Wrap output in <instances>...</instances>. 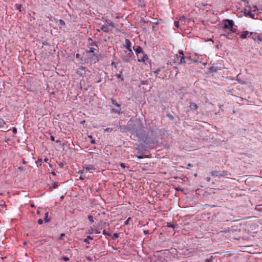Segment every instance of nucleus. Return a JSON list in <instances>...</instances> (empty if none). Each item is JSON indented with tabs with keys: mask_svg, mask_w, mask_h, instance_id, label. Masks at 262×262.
I'll use <instances>...</instances> for the list:
<instances>
[{
	"mask_svg": "<svg viewBox=\"0 0 262 262\" xmlns=\"http://www.w3.org/2000/svg\"><path fill=\"white\" fill-rule=\"evenodd\" d=\"M109 128H107L106 130H109Z\"/></svg>",
	"mask_w": 262,
	"mask_h": 262,
	"instance_id": "obj_54",
	"label": "nucleus"
},
{
	"mask_svg": "<svg viewBox=\"0 0 262 262\" xmlns=\"http://www.w3.org/2000/svg\"><path fill=\"white\" fill-rule=\"evenodd\" d=\"M79 56H80V55H79V54H77L76 55V58H79Z\"/></svg>",
	"mask_w": 262,
	"mask_h": 262,
	"instance_id": "obj_45",
	"label": "nucleus"
},
{
	"mask_svg": "<svg viewBox=\"0 0 262 262\" xmlns=\"http://www.w3.org/2000/svg\"><path fill=\"white\" fill-rule=\"evenodd\" d=\"M224 24V28L225 31L229 30L231 27L234 26V21L232 20L226 19Z\"/></svg>",
	"mask_w": 262,
	"mask_h": 262,
	"instance_id": "obj_5",
	"label": "nucleus"
},
{
	"mask_svg": "<svg viewBox=\"0 0 262 262\" xmlns=\"http://www.w3.org/2000/svg\"><path fill=\"white\" fill-rule=\"evenodd\" d=\"M124 46L125 47V48L127 50H128L129 49L134 50V47L131 46V42H130V40L128 39H125Z\"/></svg>",
	"mask_w": 262,
	"mask_h": 262,
	"instance_id": "obj_8",
	"label": "nucleus"
},
{
	"mask_svg": "<svg viewBox=\"0 0 262 262\" xmlns=\"http://www.w3.org/2000/svg\"><path fill=\"white\" fill-rule=\"evenodd\" d=\"M84 167L86 169V171L89 172H91L90 171L91 170H96V166L94 165L85 164L84 165Z\"/></svg>",
	"mask_w": 262,
	"mask_h": 262,
	"instance_id": "obj_10",
	"label": "nucleus"
},
{
	"mask_svg": "<svg viewBox=\"0 0 262 262\" xmlns=\"http://www.w3.org/2000/svg\"><path fill=\"white\" fill-rule=\"evenodd\" d=\"M51 173H52L53 175H54V176H55V173L54 172H53V171H52V172H51Z\"/></svg>",
	"mask_w": 262,
	"mask_h": 262,
	"instance_id": "obj_47",
	"label": "nucleus"
},
{
	"mask_svg": "<svg viewBox=\"0 0 262 262\" xmlns=\"http://www.w3.org/2000/svg\"><path fill=\"white\" fill-rule=\"evenodd\" d=\"M118 237H119V234L118 233H114V234L113 235V236H112V238L113 239H115L117 238H118Z\"/></svg>",
	"mask_w": 262,
	"mask_h": 262,
	"instance_id": "obj_26",
	"label": "nucleus"
},
{
	"mask_svg": "<svg viewBox=\"0 0 262 262\" xmlns=\"http://www.w3.org/2000/svg\"><path fill=\"white\" fill-rule=\"evenodd\" d=\"M91 143H92V144H94V143H95V140L94 139H92L91 141Z\"/></svg>",
	"mask_w": 262,
	"mask_h": 262,
	"instance_id": "obj_40",
	"label": "nucleus"
},
{
	"mask_svg": "<svg viewBox=\"0 0 262 262\" xmlns=\"http://www.w3.org/2000/svg\"><path fill=\"white\" fill-rule=\"evenodd\" d=\"M103 234L104 235H107V236H111V234L108 233L106 230H103Z\"/></svg>",
	"mask_w": 262,
	"mask_h": 262,
	"instance_id": "obj_23",
	"label": "nucleus"
},
{
	"mask_svg": "<svg viewBox=\"0 0 262 262\" xmlns=\"http://www.w3.org/2000/svg\"><path fill=\"white\" fill-rule=\"evenodd\" d=\"M6 124L5 121L3 119L0 118V127H3Z\"/></svg>",
	"mask_w": 262,
	"mask_h": 262,
	"instance_id": "obj_18",
	"label": "nucleus"
},
{
	"mask_svg": "<svg viewBox=\"0 0 262 262\" xmlns=\"http://www.w3.org/2000/svg\"><path fill=\"white\" fill-rule=\"evenodd\" d=\"M117 77H119V78H120L121 77V75H118Z\"/></svg>",
	"mask_w": 262,
	"mask_h": 262,
	"instance_id": "obj_51",
	"label": "nucleus"
},
{
	"mask_svg": "<svg viewBox=\"0 0 262 262\" xmlns=\"http://www.w3.org/2000/svg\"><path fill=\"white\" fill-rule=\"evenodd\" d=\"M228 30L230 31V32H236V29L234 28L233 27H231Z\"/></svg>",
	"mask_w": 262,
	"mask_h": 262,
	"instance_id": "obj_24",
	"label": "nucleus"
},
{
	"mask_svg": "<svg viewBox=\"0 0 262 262\" xmlns=\"http://www.w3.org/2000/svg\"><path fill=\"white\" fill-rule=\"evenodd\" d=\"M101 30L105 32H108L112 30V29L110 28L109 26L106 24H104L101 26Z\"/></svg>",
	"mask_w": 262,
	"mask_h": 262,
	"instance_id": "obj_12",
	"label": "nucleus"
},
{
	"mask_svg": "<svg viewBox=\"0 0 262 262\" xmlns=\"http://www.w3.org/2000/svg\"><path fill=\"white\" fill-rule=\"evenodd\" d=\"M80 179H81V180H83V179H84V178H83L82 176H81L80 177Z\"/></svg>",
	"mask_w": 262,
	"mask_h": 262,
	"instance_id": "obj_46",
	"label": "nucleus"
},
{
	"mask_svg": "<svg viewBox=\"0 0 262 262\" xmlns=\"http://www.w3.org/2000/svg\"><path fill=\"white\" fill-rule=\"evenodd\" d=\"M134 50L137 55L142 53V49L140 46H137V48L136 49H134Z\"/></svg>",
	"mask_w": 262,
	"mask_h": 262,
	"instance_id": "obj_16",
	"label": "nucleus"
},
{
	"mask_svg": "<svg viewBox=\"0 0 262 262\" xmlns=\"http://www.w3.org/2000/svg\"><path fill=\"white\" fill-rule=\"evenodd\" d=\"M251 35H252V32H249L248 31H243L240 34V37L242 39H245V38H249V37L250 38Z\"/></svg>",
	"mask_w": 262,
	"mask_h": 262,
	"instance_id": "obj_7",
	"label": "nucleus"
},
{
	"mask_svg": "<svg viewBox=\"0 0 262 262\" xmlns=\"http://www.w3.org/2000/svg\"><path fill=\"white\" fill-rule=\"evenodd\" d=\"M12 132L14 134H16L17 133V128L15 127L12 128Z\"/></svg>",
	"mask_w": 262,
	"mask_h": 262,
	"instance_id": "obj_32",
	"label": "nucleus"
},
{
	"mask_svg": "<svg viewBox=\"0 0 262 262\" xmlns=\"http://www.w3.org/2000/svg\"><path fill=\"white\" fill-rule=\"evenodd\" d=\"M148 59V56L146 54H143V56L141 58L138 59V61L140 62H145Z\"/></svg>",
	"mask_w": 262,
	"mask_h": 262,
	"instance_id": "obj_13",
	"label": "nucleus"
},
{
	"mask_svg": "<svg viewBox=\"0 0 262 262\" xmlns=\"http://www.w3.org/2000/svg\"><path fill=\"white\" fill-rule=\"evenodd\" d=\"M120 165L121 166V167L123 168H124L126 167L125 164L123 163H120Z\"/></svg>",
	"mask_w": 262,
	"mask_h": 262,
	"instance_id": "obj_35",
	"label": "nucleus"
},
{
	"mask_svg": "<svg viewBox=\"0 0 262 262\" xmlns=\"http://www.w3.org/2000/svg\"><path fill=\"white\" fill-rule=\"evenodd\" d=\"M190 108L191 110H196L198 108V106L194 102H190Z\"/></svg>",
	"mask_w": 262,
	"mask_h": 262,
	"instance_id": "obj_15",
	"label": "nucleus"
},
{
	"mask_svg": "<svg viewBox=\"0 0 262 262\" xmlns=\"http://www.w3.org/2000/svg\"><path fill=\"white\" fill-rule=\"evenodd\" d=\"M250 38L253 39L254 41H256L257 42L262 41V38L259 35H258L256 33H254L252 32V35H251Z\"/></svg>",
	"mask_w": 262,
	"mask_h": 262,
	"instance_id": "obj_9",
	"label": "nucleus"
},
{
	"mask_svg": "<svg viewBox=\"0 0 262 262\" xmlns=\"http://www.w3.org/2000/svg\"><path fill=\"white\" fill-rule=\"evenodd\" d=\"M59 24L61 25H64L65 23L62 19H59Z\"/></svg>",
	"mask_w": 262,
	"mask_h": 262,
	"instance_id": "obj_31",
	"label": "nucleus"
},
{
	"mask_svg": "<svg viewBox=\"0 0 262 262\" xmlns=\"http://www.w3.org/2000/svg\"><path fill=\"white\" fill-rule=\"evenodd\" d=\"M59 183L58 182H54L53 183V187L54 189L57 188L59 186Z\"/></svg>",
	"mask_w": 262,
	"mask_h": 262,
	"instance_id": "obj_22",
	"label": "nucleus"
},
{
	"mask_svg": "<svg viewBox=\"0 0 262 262\" xmlns=\"http://www.w3.org/2000/svg\"><path fill=\"white\" fill-rule=\"evenodd\" d=\"M97 30L98 31H102V30H101V27H100L99 28L97 29Z\"/></svg>",
	"mask_w": 262,
	"mask_h": 262,
	"instance_id": "obj_44",
	"label": "nucleus"
},
{
	"mask_svg": "<svg viewBox=\"0 0 262 262\" xmlns=\"http://www.w3.org/2000/svg\"><path fill=\"white\" fill-rule=\"evenodd\" d=\"M56 142H57V143L59 142V140H56Z\"/></svg>",
	"mask_w": 262,
	"mask_h": 262,
	"instance_id": "obj_52",
	"label": "nucleus"
},
{
	"mask_svg": "<svg viewBox=\"0 0 262 262\" xmlns=\"http://www.w3.org/2000/svg\"><path fill=\"white\" fill-rule=\"evenodd\" d=\"M167 226L168 227H170L173 229H175L176 228L178 227V224H175L174 222H169L167 223Z\"/></svg>",
	"mask_w": 262,
	"mask_h": 262,
	"instance_id": "obj_14",
	"label": "nucleus"
},
{
	"mask_svg": "<svg viewBox=\"0 0 262 262\" xmlns=\"http://www.w3.org/2000/svg\"><path fill=\"white\" fill-rule=\"evenodd\" d=\"M18 169L20 171H23L25 170V168L23 167L19 166L18 167Z\"/></svg>",
	"mask_w": 262,
	"mask_h": 262,
	"instance_id": "obj_34",
	"label": "nucleus"
},
{
	"mask_svg": "<svg viewBox=\"0 0 262 262\" xmlns=\"http://www.w3.org/2000/svg\"><path fill=\"white\" fill-rule=\"evenodd\" d=\"M88 172L86 171V169L85 168V167L83 166L82 170H80L78 171V173L82 174H85Z\"/></svg>",
	"mask_w": 262,
	"mask_h": 262,
	"instance_id": "obj_17",
	"label": "nucleus"
},
{
	"mask_svg": "<svg viewBox=\"0 0 262 262\" xmlns=\"http://www.w3.org/2000/svg\"><path fill=\"white\" fill-rule=\"evenodd\" d=\"M174 26L177 28H179V21H174Z\"/></svg>",
	"mask_w": 262,
	"mask_h": 262,
	"instance_id": "obj_27",
	"label": "nucleus"
},
{
	"mask_svg": "<svg viewBox=\"0 0 262 262\" xmlns=\"http://www.w3.org/2000/svg\"><path fill=\"white\" fill-rule=\"evenodd\" d=\"M90 45H91V46H95L97 47V44H96V42H92V43H91L90 44Z\"/></svg>",
	"mask_w": 262,
	"mask_h": 262,
	"instance_id": "obj_36",
	"label": "nucleus"
},
{
	"mask_svg": "<svg viewBox=\"0 0 262 262\" xmlns=\"http://www.w3.org/2000/svg\"><path fill=\"white\" fill-rule=\"evenodd\" d=\"M188 167L187 168H188L189 167H192V165L191 164H188L187 165Z\"/></svg>",
	"mask_w": 262,
	"mask_h": 262,
	"instance_id": "obj_39",
	"label": "nucleus"
},
{
	"mask_svg": "<svg viewBox=\"0 0 262 262\" xmlns=\"http://www.w3.org/2000/svg\"><path fill=\"white\" fill-rule=\"evenodd\" d=\"M206 180L207 181L209 182L210 181V177H206Z\"/></svg>",
	"mask_w": 262,
	"mask_h": 262,
	"instance_id": "obj_38",
	"label": "nucleus"
},
{
	"mask_svg": "<svg viewBox=\"0 0 262 262\" xmlns=\"http://www.w3.org/2000/svg\"><path fill=\"white\" fill-rule=\"evenodd\" d=\"M88 220H89V221L91 222V223H93L94 222V219H93V216H92L91 215L89 214L88 215Z\"/></svg>",
	"mask_w": 262,
	"mask_h": 262,
	"instance_id": "obj_21",
	"label": "nucleus"
},
{
	"mask_svg": "<svg viewBox=\"0 0 262 262\" xmlns=\"http://www.w3.org/2000/svg\"><path fill=\"white\" fill-rule=\"evenodd\" d=\"M89 239H93V238L91 236L88 235L87 237L83 240V241L86 243H89Z\"/></svg>",
	"mask_w": 262,
	"mask_h": 262,
	"instance_id": "obj_20",
	"label": "nucleus"
},
{
	"mask_svg": "<svg viewBox=\"0 0 262 262\" xmlns=\"http://www.w3.org/2000/svg\"><path fill=\"white\" fill-rule=\"evenodd\" d=\"M144 233L145 234H147L148 233V230H144Z\"/></svg>",
	"mask_w": 262,
	"mask_h": 262,
	"instance_id": "obj_41",
	"label": "nucleus"
},
{
	"mask_svg": "<svg viewBox=\"0 0 262 262\" xmlns=\"http://www.w3.org/2000/svg\"><path fill=\"white\" fill-rule=\"evenodd\" d=\"M177 190H181V188H177Z\"/></svg>",
	"mask_w": 262,
	"mask_h": 262,
	"instance_id": "obj_53",
	"label": "nucleus"
},
{
	"mask_svg": "<svg viewBox=\"0 0 262 262\" xmlns=\"http://www.w3.org/2000/svg\"><path fill=\"white\" fill-rule=\"evenodd\" d=\"M44 220L46 222H49L50 221V219L48 218V212H46L45 214Z\"/></svg>",
	"mask_w": 262,
	"mask_h": 262,
	"instance_id": "obj_19",
	"label": "nucleus"
},
{
	"mask_svg": "<svg viewBox=\"0 0 262 262\" xmlns=\"http://www.w3.org/2000/svg\"><path fill=\"white\" fill-rule=\"evenodd\" d=\"M37 223L39 225H41L43 223V220L42 219H39L37 221Z\"/></svg>",
	"mask_w": 262,
	"mask_h": 262,
	"instance_id": "obj_33",
	"label": "nucleus"
},
{
	"mask_svg": "<svg viewBox=\"0 0 262 262\" xmlns=\"http://www.w3.org/2000/svg\"><path fill=\"white\" fill-rule=\"evenodd\" d=\"M184 18H185V17H184V16H182V17H180V19H184Z\"/></svg>",
	"mask_w": 262,
	"mask_h": 262,
	"instance_id": "obj_48",
	"label": "nucleus"
},
{
	"mask_svg": "<svg viewBox=\"0 0 262 262\" xmlns=\"http://www.w3.org/2000/svg\"><path fill=\"white\" fill-rule=\"evenodd\" d=\"M212 259H213V256H211L210 257V259H206L205 262H212Z\"/></svg>",
	"mask_w": 262,
	"mask_h": 262,
	"instance_id": "obj_30",
	"label": "nucleus"
},
{
	"mask_svg": "<svg viewBox=\"0 0 262 262\" xmlns=\"http://www.w3.org/2000/svg\"><path fill=\"white\" fill-rule=\"evenodd\" d=\"M174 61L175 62H178L180 64H182L186 63L184 54L182 50H180L179 51V54H177L176 55Z\"/></svg>",
	"mask_w": 262,
	"mask_h": 262,
	"instance_id": "obj_2",
	"label": "nucleus"
},
{
	"mask_svg": "<svg viewBox=\"0 0 262 262\" xmlns=\"http://www.w3.org/2000/svg\"><path fill=\"white\" fill-rule=\"evenodd\" d=\"M50 139H51L52 141H55V138H54V136H51L50 137Z\"/></svg>",
	"mask_w": 262,
	"mask_h": 262,
	"instance_id": "obj_37",
	"label": "nucleus"
},
{
	"mask_svg": "<svg viewBox=\"0 0 262 262\" xmlns=\"http://www.w3.org/2000/svg\"><path fill=\"white\" fill-rule=\"evenodd\" d=\"M245 13L246 16H248L252 18H254L255 14L250 10L245 9Z\"/></svg>",
	"mask_w": 262,
	"mask_h": 262,
	"instance_id": "obj_11",
	"label": "nucleus"
},
{
	"mask_svg": "<svg viewBox=\"0 0 262 262\" xmlns=\"http://www.w3.org/2000/svg\"><path fill=\"white\" fill-rule=\"evenodd\" d=\"M211 174L213 177H227L230 176L231 174L225 170H213L210 172Z\"/></svg>",
	"mask_w": 262,
	"mask_h": 262,
	"instance_id": "obj_3",
	"label": "nucleus"
},
{
	"mask_svg": "<svg viewBox=\"0 0 262 262\" xmlns=\"http://www.w3.org/2000/svg\"><path fill=\"white\" fill-rule=\"evenodd\" d=\"M61 259L64 261H68L69 260V258L67 256H64L61 258Z\"/></svg>",
	"mask_w": 262,
	"mask_h": 262,
	"instance_id": "obj_28",
	"label": "nucleus"
},
{
	"mask_svg": "<svg viewBox=\"0 0 262 262\" xmlns=\"http://www.w3.org/2000/svg\"><path fill=\"white\" fill-rule=\"evenodd\" d=\"M23 164H25V163H26V161L24 160L23 161Z\"/></svg>",
	"mask_w": 262,
	"mask_h": 262,
	"instance_id": "obj_50",
	"label": "nucleus"
},
{
	"mask_svg": "<svg viewBox=\"0 0 262 262\" xmlns=\"http://www.w3.org/2000/svg\"><path fill=\"white\" fill-rule=\"evenodd\" d=\"M111 101L112 103V104L114 105L115 106L119 108V109H118V110H114V112H115V113H117L118 114H120L121 113V108H120L121 105L120 104H119L118 103H117L116 102V101L113 98L111 99Z\"/></svg>",
	"mask_w": 262,
	"mask_h": 262,
	"instance_id": "obj_6",
	"label": "nucleus"
},
{
	"mask_svg": "<svg viewBox=\"0 0 262 262\" xmlns=\"http://www.w3.org/2000/svg\"><path fill=\"white\" fill-rule=\"evenodd\" d=\"M106 23L107 24L110 26H112V27H114V24L112 23V21H111V20H106Z\"/></svg>",
	"mask_w": 262,
	"mask_h": 262,
	"instance_id": "obj_25",
	"label": "nucleus"
},
{
	"mask_svg": "<svg viewBox=\"0 0 262 262\" xmlns=\"http://www.w3.org/2000/svg\"><path fill=\"white\" fill-rule=\"evenodd\" d=\"M98 51L94 48L91 47L88 50L85 51L89 61L96 63L99 61L98 55L97 53Z\"/></svg>",
	"mask_w": 262,
	"mask_h": 262,
	"instance_id": "obj_1",
	"label": "nucleus"
},
{
	"mask_svg": "<svg viewBox=\"0 0 262 262\" xmlns=\"http://www.w3.org/2000/svg\"><path fill=\"white\" fill-rule=\"evenodd\" d=\"M137 158L139 159H142V158H143V157L141 156H137Z\"/></svg>",
	"mask_w": 262,
	"mask_h": 262,
	"instance_id": "obj_43",
	"label": "nucleus"
},
{
	"mask_svg": "<svg viewBox=\"0 0 262 262\" xmlns=\"http://www.w3.org/2000/svg\"><path fill=\"white\" fill-rule=\"evenodd\" d=\"M60 235H61V236H64V233H61V234H60Z\"/></svg>",
	"mask_w": 262,
	"mask_h": 262,
	"instance_id": "obj_49",
	"label": "nucleus"
},
{
	"mask_svg": "<svg viewBox=\"0 0 262 262\" xmlns=\"http://www.w3.org/2000/svg\"><path fill=\"white\" fill-rule=\"evenodd\" d=\"M230 35V33H229L228 34L226 35V34H221V36H225L226 37H227V38H229L230 39V37L229 36Z\"/></svg>",
	"mask_w": 262,
	"mask_h": 262,
	"instance_id": "obj_29",
	"label": "nucleus"
},
{
	"mask_svg": "<svg viewBox=\"0 0 262 262\" xmlns=\"http://www.w3.org/2000/svg\"><path fill=\"white\" fill-rule=\"evenodd\" d=\"M59 165L60 166V167H62V166H63V164L62 163H60Z\"/></svg>",
	"mask_w": 262,
	"mask_h": 262,
	"instance_id": "obj_42",
	"label": "nucleus"
},
{
	"mask_svg": "<svg viewBox=\"0 0 262 262\" xmlns=\"http://www.w3.org/2000/svg\"><path fill=\"white\" fill-rule=\"evenodd\" d=\"M126 55L122 57V60L124 62H128L132 57L133 54V50H128L125 51Z\"/></svg>",
	"mask_w": 262,
	"mask_h": 262,
	"instance_id": "obj_4",
	"label": "nucleus"
}]
</instances>
